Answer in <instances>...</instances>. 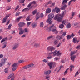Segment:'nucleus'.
Here are the masks:
<instances>
[{
	"label": "nucleus",
	"mask_w": 80,
	"mask_h": 80,
	"mask_svg": "<svg viewBox=\"0 0 80 80\" xmlns=\"http://www.w3.org/2000/svg\"><path fill=\"white\" fill-rule=\"evenodd\" d=\"M67 40H70L71 38H72V36H70L69 35H68L67 36Z\"/></svg>",
	"instance_id": "nucleus-28"
},
{
	"label": "nucleus",
	"mask_w": 80,
	"mask_h": 80,
	"mask_svg": "<svg viewBox=\"0 0 80 80\" xmlns=\"http://www.w3.org/2000/svg\"><path fill=\"white\" fill-rule=\"evenodd\" d=\"M71 27V24L70 23H69L67 24L66 26V28H70Z\"/></svg>",
	"instance_id": "nucleus-24"
},
{
	"label": "nucleus",
	"mask_w": 80,
	"mask_h": 80,
	"mask_svg": "<svg viewBox=\"0 0 80 80\" xmlns=\"http://www.w3.org/2000/svg\"><path fill=\"white\" fill-rule=\"evenodd\" d=\"M11 8H10V7L8 6L6 10H10Z\"/></svg>",
	"instance_id": "nucleus-52"
},
{
	"label": "nucleus",
	"mask_w": 80,
	"mask_h": 80,
	"mask_svg": "<svg viewBox=\"0 0 80 80\" xmlns=\"http://www.w3.org/2000/svg\"><path fill=\"white\" fill-rule=\"evenodd\" d=\"M60 15V17H64V16L65 15V14H64V12H63L61 14H59Z\"/></svg>",
	"instance_id": "nucleus-38"
},
{
	"label": "nucleus",
	"mask_w": 80,
	"mask_h": 80,
	"mask_svg": "<svg viewBox=\"0 0 80 80\" xmlns=\"http://www.w3.org/2000/svg\"><path fill=\"white\" fill-rule=\"evenodd\" d=\"M31 5H32V3H30L28 6V8H30V7H31Z\"/></svg>",
	"instance_id": "nucleus-59"
},
{
	"label": "nucleus",
	"mask_w": 80,
	"mask_h": 80,
	"mask_svg": "<svg viewBox=\"0 0 80 80\" xmlns=\"http://www.w3.org/2000/svg\"><path fill=\"white\" fill-rule=\"evenodd\" d=\"M24 62V61H23V60H21L19 61L18 62V63H23V62Z\"/></svg>",
	"instance_id": "nucleus-39"
},
{
	"label": "nucleus",
	"mask_w": 80,
	"mask_h": 80,
	"mask_svg": "<svg viewBox=\"0 0 80 80\" xmlns=\"http://www.w3.org/2000/svg\"><path fill=\"white\" fill-rule=\"evenodd\" d=\"M67 7V5L66 4H63L62 7L61 8V10H64Z\"/></svg>",
	"instance_id": "nucleus-17"
},
{
	"label": "nucleus",
	"mask_w": 80,
	"mask_h": 80,
	"mask_svg": "<svg viewBox=\"0 0 80 80\" xmlns=\"http://www.w3.org/2000/svg\"><path fill=\"white\" fill-rule=\"evenodd\" d=\"M18 30H19V35H22V34H23L24 30L22 29V28H18Z\"/></svg>",
	"instance_id": "nucleus-10"
},
{
	"label": "nucleus",
	"mask_w": 80,
	"mask_h": 80,
	"mask_svg": "<svg viewBox=\"0 0 80 80\" xmlns=\"http://www.w3.org/2000/svg\"><path fill=\"white\" fill-rule=\"evenodd\" d=\"M14 74H12L11 75H10L8 78V79H10V78H11V77H12L13 75H14Z\"/></svg>",
	"instance_id": "nucleus-35"
},
{
	"label": "nucleus",
	"mask_w": 80,
	"mask_h": 80,
	"mask_svg": "<svg viewBox=\"0 0 80 80\" xmlns=\"http://www.w3.org/2000/svg\"><path fill=\"white\" fill-rule=\"evenodd\" d=\"M56 38L58 40H61V38H60V36L58 35L56 37Z\"/></svg>",
	"instance_id": "nucleus-40"
},
{
	"label": "nucleus",
	"mask_w": 80,
	"mask_h": 80,
	"mask_svg": "<svg viewBox=\"0 0 80 80\" xmlns=\"http://www.w3.org/2000/svg\"><path fill=\"white\" fill-rule=\"evenodd\" d=\"M67 2H68V0H64L62 2V5L65 4Z\"/></svg>",
	"instance_id": "nucleus-33"
},
{
	"label": "nucleus",
	"mask_w": 80,
	"mask_h": 80,
	"mask_svg": "<svg viewBox=\"0 0 80 80\" xmlns=\"http://www.w3.org/2000/svg\"><path fill=\"white\" fill-rule=\"evenodd\" d=\"M10 15V14H8L6 16L5 18H3V19L2 20V23H5V22H6L7 18H8V17H9Z\"/></svg>",
	"instance_id": "nucleus-8"
},
{
	"label": "nucleus",
	"mask_w": 80,
	"mask_h": 80,
	"mask_svg": "<svg viewBox=\"0 0 80 80\" xmlns=\"http://www.w3.org/2000/svg\"><path fill=\"white\" fill-rule=\"evenodd\" d=\"M51 70H48V71H45L44 72V75H49L50 73H51Z\"/></svg>",
	"instance_id": "nucleus-9"
},
{
	"label": "nucleus",
	"mask_w": 80,
	"mask_h": 80,
	"mask_svg": "<svg viewBox=\"0 0 80 80\" xmlns=\"http://www.w3.org/2000/svg\"><path fill=\"white\" fill-rule=\"evenodd\" d=\"M54 20H57L58 22H62L63 20V18L60 16V14H57L54 17Z\"/></svg>",
	"instance_id": "nucleus-1"
},
{
	"label": "nucleus",
	"mask_w": 80,
	"mask_h": 80,
	"mask_svg": "<svg viewBox=\"0 0 80 80\" xmlns=\"http://www.w3.org/2000/svg\"><path fill=\"white\" fill-rule=\"evenodd\" d=\"M11 27H12V24H10L8 26V29H10L11 28Z\"/></svg>",
	"instance_id": "nucleus-58"
},
{
	"label": "nucleus",
	"mask_w": 80,
	"mask_h": 80,
	"mask_svg": "<svg viewBox=\"0 0 80 80\" xmlns=\"http://www.w3.org/2000/svg\"><path fill=\"white\" fill-rule=\"evenodd\" d=\"M19 14H20V12H17L16 14H15V16H18V15H19Z\"/></svg>",
	"instance_id": "nucleus-55"
},
{
	"label": "nucleus",
	"mask_w": 80,
	"mask_h": 80,
	"mask_svg": "<svg viewBox=\"0 0 80 80\" xmlns=\"http://www.w3.org/2000/svg\"><path fill=\"white\" fill-rule=\"evenodd\" d=\"M35 65V64H34L31 63V64H30L28 65V66L29 67V68H30V67H33Z\"/></svg>",
	"instance_id": "nucleus-25"
},
{
	"label": "nucleus",
	"mask_w": 80,
	"mask_h": 80,
	"mask_svg": "<svg viewBox=\"0 0 80 80\" xmlns=\"http://www.w3.org/2000/svg\"><path fill=\"white\" fill-rule=\"evenodd\" d=\"M24 31L25 33H26V32H28V30L27 28L24 29Z\"/></svg>",
	"instance_id": "nucleus-60"
},
{
	"label": "nucleus",
	"mask_w": 80,
	"mask_h": 80,
	"mask_svg": "<svg viewBox=\"0 0 80 80\" xmlns=\"http://www.w3.org/2000/svg\"><path fill=\"white\" fill-rule=\"evenodd\" d=\"M22 18V17L20 16L19 17L17 18V19L16 20V22H18L20 20V19H21Z\"/></svg>",
	"instance_id": "nucleus-21"
},
{
	"label": "nucleus",
	"mask_w": 80,
	"mask_h": 80,
	"mask_svg": "<svg viewBox=\"0 0 80 80\" xmlns=\"http://www.w3.org/2000/svg\"><path fill=\"white\" fill-rule=\"evenodd\" d=\"M12 67H13L12 69V71L16 70L17 69V63H14L12 65Z\"/></svg>",
	"instance_id": "nucleus-4"
},
{
	"label": "nucleus",
	"mask_w": 80,
	"mask_h": 80,
	"mask_svg": "<svg viewBox=\"0 0 80 80\" xmlns=\"http://www.w3.org/2000/svg\"><path fill=\"white\" fill-rule=\"evenodd\" d=\"M61 45V43H59V44H58V45L57 46V47H59Z\"/></svg>",
	"instance_id": "nucleus-64"
},
{
	"label": "nucleus",
	"mask_w": 80,
	"mask_h": 80,
	"mask_svg": "<svg viewBox=\"0 0 80 80\" xmlns=\"http://www.w3.org/2000/svg\"><path fill=\"white\" fill-rule=\"evenodd\" d=\"M60 58V56H59L58 57H56L54 58V60H58Z\"/></svg>",
	"instance_id": "nucleus-27"
},
{
	"label": "nucleus",
	"mask_w": 80,
	"mask_h": 80,
	"mask_svg": "<svg viewBox=\"0 0 80 80\" xmlns=\"http://www.w3.org/2000/svg\"><path fill=\"white\" fill-rule=\"evenodd\" d=\"M77 53V51H71V52L70 54V56H72L73 55H74L75 53Z\"/></svg>",
	"instance_id": "nucleus-20"
},
{
	"label": "nucleus",
	"mask_w": 80,
	"mask_h": 80,
	"mask_svg": "<svg viewBox=\"0 0 80 80\" xmlns=\"http://www.w3.org/2000/svg\"><path fill=\"white\" fill-rule=\"evenodd\" d=\"M7 42H5L3 43L4 46L2 47V48L3 49L4 48H5L7 47Z\"/></svg>",
	"instance_id": "nucleus-23"
},
{
	"label": "nucleus",
	"mask_w": 80,
	"mask_h": 80,
	"mask_svg": "<svg viewBox=\"0 0 80 80\" xmlns=\"http://www.w3.org/2000/svg\"><path fill=\"white\" fill-rule=\"evenodd\" d=\"M3 42H5V38H4V39H2L1 40V43H2Z\"/></svg>",
	"instance_id": "nucleus-57"
},
{
	"label": "nucleus",
	"mask_w": 80,
	"mask_h": 80,
	"mask_svg": "<svg viewBox=\"0 0 80 80\" xmlns=\"http://www.w3.org/2000/svg\"><path fill=\"white\" fill-rule=\"evenodd\" d=\"M24 25H25V23L23 22L19 23L18 24V27H23Z\"/></svg>",
	"instance_id": "nucleus-11"
},
{
	"label": "nucleus",
	"mask_w": 80,
	"mask_h": 80,
	"mask_svg": "<svg viewBox=\"0 0 80 80\" xmlns=\"http://www.w3.org/2000/svg\"><path fill=\"white\" fill-rule=\"evenodd\" d=\"M55 10H56V13H58L60 12V8H58V7H56L55 8Z\"/></svg>",
	"instance_id": "nucleus-19"
},
{
	"label": "nucleus",
	"mask_w": 80,
	"mask_h": 80,
	"mask_svg": "<svg viewBox=\"0 0 80 80\" xmlns=\"http://www.w3.org/2000/svg\"><path fill=\"white\" fill-rule=\"evenodd\" d=\"M4 72L6 73H8V68H6L4 70Z\"/></svg>",
	"instance_id": "nucleus-29"
},
{
	"label": "nucleus",
	"mask_w": 80,
	"mask_h": 80,
	"mask_svg": "<svg viewBox=\"0 0 80 80\" xmlns=\"http://www.w3.org/2000/svg\"><path fill=\"white\" fill-rule=\"evenodd\" d=\"M55 48L53 47H48L47 48V50L48 51L52 52L55 50Z\"/></svg>",
	"instance_id": "nucleus-7"
},
{
	"label": "nucleus",
	"mask_w": 80,
	"mask_h": 80,
	"mask_svg": "<svg viewBox=\"0 0 80 80\" xmlns=\"http://www.w3.org/2000/svg\"><path fill=\"white\" fill-rule=\"evenodd\" d=\"M59 27L60 28H63V27H64V25H63V24H61L59 26Z\"/></svg>",
	"instance_id": "nucleus-32"
},
{
	"label": "nucleus",
	"mask_w": 80,
	"mask_h": 80,
	"mask_svg": "<svg viewBox=\"0 0 80 80\" xmlns=\"http://www.w3.org/2000/svg\"><path fill=\"white\" fill-rule=\"evenodd\" d=\"M54 17V14L53 13L49 14L48 15V18H51V19L52 18H53Z\"/></svg>",
	"instance_id": "nucleus-13"
},
{
	"label": "nucleus",
	"mask_w": 80,
	"mask_h": 80,
	"mask_svg": "<svg viewBox=\"0 0 80 80\" xmlns=\"http://www.w3.org/2000/svg\"><path fill=\"white\" fill-rule=\"evenodd\" d=\"M62 35L63 36H65V35H66V32H63Z\"/></svg>",
	"instance_id": "nucleus-61"
},
{
	"label": "nucleus",
	"mask_w": 80,
	"mask_h": 80,
	"mask_svg": "<svg viewBox=\"0 0 80 80\" xmlns=\"http://www.w3.org/2000/svg\"><path fill=\"white\" fill-rule=\"evenodd\" d=\"M29 68V67H28V65L24 66L23 68H24V69H27V68Z\"/></svg>",
	"instance_id": "nucleus-43"
},
{
	"label": "nucleus",
	"mask_w": 80,
	"mask_h": 80,
	"mask_svg": "<svg viewBox=\"0 0 80 80\" xmlns=\"http://www.w3.org/2000/svg\"><path fill=\"white\" fill-rule=\"evenodd\" d=\"M53 28H55L52 29V32H54L55 34H57V33H58V31L56 29V27L54 26V24H52V26L50 27V29H51Z\"/></svg>",
	"instance_id": "nucleus-2"
},
{
	"label": "nucleus",
	"mask_w": 80,
	"mask_h": 80,
	"mask_svg": "<svg viewBox=\"0 0 80 80\" xmlns=\"http://www.w3.org/2000/svg\"><path fill=\"white\" fill-rule=\"evenodd\" d=\"M71 15L72 17H73L74 15H75V12H72Z\"/></svg>",
	"instance_id": "nucleus-49"
},
{
	"label": "nucleus",
	"mask_w": 80,
	"mask_h": 80,
	"mask_svg": "<svg viewBox=\"0 0 80 80\" xmlns=\"http://www.w3.org/2000/svg\"><path fill=\"white\" fill-rule=\"evenodd\" d=\"M36 13H37V10H34L33 12H32L33 15H35Z\"/></svg>",
	"instance_id": "nucleus-44"
},
{
	"label": "nucleus",
	"mask_w": 80,
	"mask_h": 80,
	"mask_svg": "<svg viewBox=\"0 0 80 80\" xmlns=\"http://www.w3.org/2000/svg\"><path fill=\"white\" fill-rule=\"evenodd\" d=\"M54 43L55 45H57V44H58V41L57 40H55L54 42Z\"/></svg>",
	"instance_id": "nucleus-45"
},
{
	"label": "nucleus",
	"mask_w": 80,
	"mask_h": 80,
	"mask_svg": "<svg viewBox=\"0 0 80 80\" xmlns=\"http://www.w3.org/2000/svg\"><path fill=\"white\" fill-rule=\"evenodd\" d=\"M42 62H45V63H47V62H48V60L47 59H43L42 60Z\"/></svg>",
	"instance_id": "nucleus-47"
},
{
	"label": "nucleus",
	"mask_w": 80,
	"mask_h": 80,
	"mask_svg": "<svg viewBox=\"0 0 80 80\" xmlns=\"http://www.w3.org/2000/svg\"><path fill=\"white\" fill-rule=\"evenodd\" d=\"M25 0H19V2L21 3H23Z\"/></svg>",
	"instance_id": "nucleus-41"
},
{
	"label": "nucleus",
	"mask_w": 80,
	"mask_h": 80,
	"mask_svg": "<svg viewBox=\"0 0 80 80\" xmlns=\"http://www.w3.org/2000/svg\"><path fill=\"white\" fill-rule=\"evenodd\" d=\"M51 12V9L50 8L48 9L47 10H46V12L47 13H50Z\"/></svg>",
	"instance_id": "nucleus-22"
},
{
	"label": "nucleus",
	"mask_w": 80,
	"mask_h": 80,
	"mask_svg": "<svg viewBox=\"0 0 80 80\" xmlns=\"http://www.w3.org/2000/svg\"><path fill=\"white\" fill-rule=\"evenodd\" d=\"M2 57H3V54H0V58H2Z\"/></svg>",
	"instance_id": "nucleus-62"
},
{
	"label": "nucleus",
	"mask_w": 80,
	"mask_h": 80,
	"mask_svg": "<svg viewBox=\"0 0 80 80\" xmlns=\"http://www.w3.org/2000/svg\"><path fill=\"white\" fill-rule=\"evenodd\" d=\"M40 17L41 18H43V14L42 13H41L40 14Z\"/></svg>",
	"instance_id": "nucleus-51"
},
{
	"label": "nucleus",
	"mask_w": 80,
	"mask_h": 80,
	"mask_svg": "<svg viewBox=\"0 0 80 80\" xmlns=\"http://www.w3.org/2000/svg\"><path fill=\"white\" fill-rule=\"evenodd\" d=\"M28 10H29V8H26L24 9H23L22 10V11L23 12V11H25V12H27V11H28Z\"/></svg>",
	"instance_id": "nucleus-26"
},
{
	"label": "nucleus",
	"mask_w": 80,
	"mask_h": 80,
	"mask_svg": "<svg viewBox=\"0 0 80 80\" xmlns=\"http://www.w3.org/2000/svg\"><path fill=\"white\" fill-rule=\"evenodd\" d=\"M75 58H76V56L73 55L71 56V59L72 61L74 62V60L75 59Z\"/></svg>",
	"instance_id": "nucleus-16"
},
{
	"label": "nucleus",
	"mask_w": 80,
	"mask_h": 80,
	"mask_svg": "<svg viewBox=\"0 0 80 80\" xmlns=\"http://www.w3.org/2000/svg\"><path fill=\"white\" fill-rule=\"evenodd\" d=\"M30 16H28V17L26 19V20L27 21H30Z\"/></svg>",
	"instance_id": "nucleus-36"
},
{
	"label": "nucleus",
	"mask_w": 80,
	"mask_h": 80,
	"mask_svg": "<svg viewBox=\"0 0 80 80\" xmlns=\"http://www.w3.org/2000/svg\"><path fill=\"white\" fill-rule=\"evenodd\" d=\"M31 23H32V22H27V26L28 27L29 26V25H30Z\"/></svg>",
	"instance_id": "nucleus-46"
},
{
	"label": "nucleus",
	"mask_w": 80,
	"mask_h": 80,
	"mask_svg": "<svg viewBox=\"0 0 80 80\" xmlns=\"http://www.w3.org/2000/svg\"><path fill=\"white\" fill-rule=\"evenodd\" d=\"M79 74V73H78V72H76V74L74 76V77H75L77 75H78Z\"/></svg>",
	"instance_id": "nucleus-53"
},
{
	"label": "nucleus",
	"mask_w": 80,
	"mask_h": 80,
	"mask_svg": "<svg viewBox=\"0 0 80 80\" xmlns=\"http://www.w3.org/2000/svg\"><path fill=\"white\" fill-rule=\"evenodd\" d=\"M56 55H57V56H61L62 55V53L60 52V51H58L56 53Z\"/></svg>",
	"instance_id": "nucleus-18"
},
{
	"label": "nucleus",
	"mask_w": 80,
	"mask_h": 80,
	"mask_svg": "<svg viewBox=\"0 0 80 80\" xmlns=\"http://www.w3.org/2000/svg\"><path fill=\"white\" fill-rule=\"evenodd\" d=\"M37 23L35 22H33L32 24V27L33 28H36L37 27Z\"/></svg>",
	"instance_id": "nucleus-14"
},
{
	"label": "nucleus",
	"mask_w": 80,
	"mask_h": 80,
	"mask_svg": "<svg viewBox=\"0 0 80 80\" xmlns=\"http://www.w3.org/2000/svg\"><path fill=\"white\" fill-rule=\"evenodd\" d=\"M43 27V22H41L40 23V27Z\"/></svg>",
	"instance_id": "nucleus-42"
},
{
	"label": "nucleus",
	"mask_w": 80,
	"mask_h": 80,
	"mask_svg": "<svg viewBox=\"0 0 80 80\" xmlns=\"http://www.w3.org/2000/svg\"><path fill=\"white\" fill-rule=\"evenodd\" d=\"M19 8V6L17 5L16 7V8H15V10H18Z\"/></svg>",
	"instance_id": "nucleus-56"
},
{
	"label": "nucleus",
	"mask_w": 80,
	"mask_h": 80,
	"mask_svg": "<svg viewBox=\"0 0 80 80\" xmlns=\"http://www.w3.org/2000/svg\"><path fill=\"white\" fill-rule=\"evenodd\" d=\"M63 66H60V67L59 68V69L58 71L57 72H59V71H60V69H61V68H63Z\"/></svg>",
	"instance_id": "nucleus-54"
},
{
	"label": "nucleus",
	"mask_w": 80,
	"mask_h": 80,
	"mask_svg": "<svg viewBox=\"0 0 80 80\" xmlns=\"http://www.w3.org/2000/svg\"><path fill=\"white\" fill-rule=\"evenodd\" d=\"M73 43H77V38H74L73 39Z\"/></svg>",
	"instance_id": "nucleus-34"
},
{
	"label": "nucleus",
	"mask_w": 80,
	"mask_h": 80,
	"mask_svg": "<svg viewBox=\"0 0 80 80\" xmlns=\"http://www.w3.org/2000/svg\"><path fill=\"white\" fill-rule=\"evenodd\" d=\"M53 37L52 35H51L49 36V37L47 38V40H50L51 38H52Z\"/></svg>",
	"instance_id": "nucleus-37"
},
{
	"label": "nucleus",
	"mask_w": 80,
	"mask_h": 80,
	"mask_svg": "<svg viewBox=\"0 0 80 80\" xmlns=\"http://www.w3.org/2000/svg\"><path fill=\"white\" fill-rule=\"evenodd\" d=\"M68 69H67L64 72V75H65L67 73V71H68Z\"/></svg>",
	"instance_id": "nucleus-48"
},
{
	"label": "nucleus",
	"mask_w": 80,
	"mask_h": 80,
	"mask_svg": "<svg viewBox=\"0 0 80 80\" xmlns=\"http://www.w3.org/2000/svg\"><path fill=\"white\" fill-rule=\"evenodd\" d=\"M51 20H52V18H48V19L47 21V23H49V25H51L52 23L51 22Z\"/></svg>",
	"instance_id": "nucleus-15"
},
{
	"label": "nucleus",
	"mask_w": 80,
	"mask_h": 80,
	"mask_svg": "<svg viewBox=\"0 0 80 80\" xmlns=\"http://www.w3.org/2000/svg\"><path fill=\"white\" fill-rule=\"evenodd\" d=\"M56 52H57V51H55L53 52H52V53H53V55L54 56H55L56 55Z\"/></svg>",
	"instance_id": "nucleus-50"
},
{
	"label": "nucleus",
	"mask_w": 80,
	"mask_h": 80,
	"mask_svg": "<svg viewBox=\"0 0 80 80\" xmlns=\"http://www.w3.org/2000/svg\"><path fill=\"white\" fill-rule=\"evenodd\" d=\"M66 22H67V20H64L62 21V24H64V25H66Z\"/></svg>",
	"instance_id": "nucleus-31"
},
{
	"label": "nucleus",
	"mask_w": 80,
	"mask_h": 80,
	"mask_svg": "<svg viewBox=\"0 0 80 80\" xmlns=\"http://www.w3.org/2000/svg\"><path fill=\"white\" fill-rule=\"evenodd\" d=\"M18 46H19V44L18 43H16L14 44L12 47V49L13 50H16L18 47Z\"/></svg>",
	"instance_id": "nucleus-5"
},
{
	"label": "nucleus",
	"mask_w": 80,
	"mask_h": 80,
	"mask_svg": "<svg viewBox=\"0 0 80 80\" xmlns=\"http://www.w3.org/2000/svg\"><path fill=\"white\" fill-rule=\"evenodd\" d=\"M7 58H5L2 60V62L0 63V67H2L3 65H5V61H7Z\"/></svg>",
	"instance_id": "nucleus-6"
},
{
	"label": "nucleus",
	"mask_w": 80,
	"mask_h": 80,
	"mask_svg": "<svg viewBox=\"0 0 80 80\" xmlns=\"http://www.w3.org/2000/svg\"><path fill=\"white\" fill-rule=\"evenodd\" d=\"M56 63L53 62H52L48 63V65L49 66L50 69H52V66L53 68H54V67L56 66Z\"/></svg>",
	"instance_id": "nucleus-3"
},
{
	"label": "nucleus",
	"mask_w": 80,
	"mask_h": 80,
	"mask_svg": "<svg viewBox=\"0 0 80 80\" xmlns=\"http://www.w3.org/2000/svg\"><path fill=\"white\" fill-rule=\"evenodd\" d=\"M52 56H50V57H47L48 59H51L52 58Z\"/></svg>",
	"instance_id": "nucleus-63"
},
{
	"label": "nucleus",
	"mask_w": 80,
	"mask_h": 80,
	"mask_svg": "<svg viewBox=\"0 0 80 80\" xmlns=\"http://www.w3.org/2000/svg\"><path fill=\"white\" fill-rule=\"evenodd\" d=\"M70 67V72H71V71H72V69H73V68H74V66H73V65H71Z\"/></svg>",
	"instance_id": "nucleus-30"
},
{
	"label": "nucleus",
	"mask_w": 80,
	"mask_h": 80,
	"mask_svg": "<svg viewBox=\"0 0 80 80\" xmlns=\"http://www.w3.org/2000/svg\"><path fill=\"white\" fill-rule=\"evenodd\" d=\"M40 44L39 43H35L34 45V47L35 48H38V47H40Z\"/></svg>",
	"instance_id": "nucleus-12"
}]
</instances>
